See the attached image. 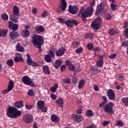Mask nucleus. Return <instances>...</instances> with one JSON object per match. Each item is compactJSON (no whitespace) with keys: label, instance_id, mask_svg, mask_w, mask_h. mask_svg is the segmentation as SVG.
<instances>
[{"label":"nucleus","instance_id":"3","mask_svg":"<svg viewBox=\"0 0 128 128\" xmlns=\"http://www.w3.org/2000/svg\"><path fill=\"white\" fill-rule=\"evenodd\" d=\"M6 114L10 118H16L22 116V112L18 110L15 107L10 106L6 109Z\"/></svg>","mask_w":128,"mask_h":128},{"label":"nucleus","instance_id":"39","mask_svg":"<svg viewBox=\"0 0 128 128\" xmlns=\"http://www.w3.org/2000/svg\"><path fill=\"white\" fill-rule=\"evenodd\" d=\"M85 81L84 80H80L78 82V88L80 90L82 88V87L84 86Z\"/></svg>","mask_w":128,"mask_h":128},{"label":"nucleus","instance_id":"54","mask_svg":"<svg viewBox=\"0 0 128 128\" xmlns=\"http://www.w3.org/2000/svg\"><path fill=\"white\" fill-rule=\"evenodd\" d=\"M58 20L60 22V24H66V20H64V18H58Z\"/></svg>","mask_w":128,"mask_h":128},{"label":"nucleus","instance_id":"28","mask_svg":"<svg viewBox=\"0 0 128 128\" xmlns=\"http://www.w3.org/2000/svg\"><path fill=\"white\" fill-rule=\"evenodd\" d=\"M56 102L58 106H60V108H62V105L64 104V99L62 98H58L56 100Z\"/></svg>","mask_w":128,"mask_h":128},{"label":"nucleus","instance_id":"23","mask_svg":"<svg viewBox=\"0 0 128 128\" xmlns=\"http://www.w3.org/2000/svg\"><path fill=\"white\" fill-rule=\"evenodd\" d=\"M51 120L52 122H60V117L58 116L56 114L51 115Z\"/></svg>","mask_w":128,"mask_h":128},{"label":"nucleus","instance_id":"6","mask_svg":"<svg viewBox=\"0 0 128 128\" xmlns=\"http://www.w3.org/2000/svg\"><path fill=\"white\" fill-rule=\"evenodd\" d=\"M22 81L26 86H30L32 88H36V85L34 83L32 80L28 76H24L22 78Z\"/></svg>","mask_w":128,"mask_h":128},{"label":"nucleus","instance_id":"48","mask_svg":"<svg viewBox=\"0 0 128 128\" xmlns=\"http://www.w3.org/2000/svg\"><path fill=\"white\" fill-rule=\"evenodd\" d=\"M6 64L8 66H14V61L12 60H8Z\"/></svg>","mask_w":128,"mask_h":128},{"label":"nucleus","instance_id":"36","mask_svg":"<svg viewBox=\"0 0 128 128\" xmlns=\"http://www.w3.org/2000/svg\"><path fill=\"white\" fill-rule=\"evenodd\" d=\"M94 116V112L90 110H88L86 112V116H88V117H92Z\"/></svg>","mask_w":128,"mask_h":128},{"label":"nucleus","instance_id":"7","mask_svg":"<svg viewBox=\"0 0 128 128\" xmlns=\"http://www.w3.org/2000/svg\"><path fill=\"white\" fill-rule=\"evenodd\" d=\"M80 24V22H78V20H67L66 22H65V24H66V26H68V28H74V26H76Z\"/></svg>","mask_w":128,"mask_h":128},{"label":"nucleus","instance_id":"29","mask_svg":"<svg viewBox=\"0 0 128 128\" xmlns=\"http://www.w3.org/2000/svg\"><path fill=\"white\" fill-rule=\"evenodd\" d=\"M42 70L45 74H50V67L48 66H44L42 68Z\"/></svg>","mask_w":128,"mask_h":128},{"label":"nucleus","instance_id":"51","mask_svg":"<svg viewBox=\"0 0 128 128\" xmlns=\"http://www.w3.org/2000/svg\"><path fill=\"white\" fill-rule=\"evenodd\" d=\"M68 66L69 70H71V72H74V70H76V67H74V65L72 64V65H70Z\"/></svg>","mask_w":128,"mask_h":128},{"label":"nucleus","instance_id":"34","mask_svg":"<svg viewBox=\"0 0 128 128\" xmlns=\"http://www.w3.org/2000/svg\"><path fill=\"white\" fill-rule=\"evenodd\" d=\"M84 38H90V40H92V38H94V34L92 33H90V34L87 33L86 34H84Z\"/></svg>","mask_w":128,"mask_h":128},{"label":"nucleus","instance_id":"21","mask_svg":"<svg viewBox=\"0 0 128 128\" xmlns=\"http://www.w3.org/2000/svg\"><path fill=\"white\" fill-rule=\"evenodd\" d=\"M34 30L37 34H42L44 32V28L42 26H36L34 27Z\"/></svg>","mask_w":128,"mask_h":128},{"label":"nucleus","instance_id":"42","mask_svg":"<svg viewBox=\"0 0 128 128\" xmlns=\"http://www.w3.org/2000/svg\"><path fill=\"white\" fill-rule=\"evenodd\" d=\"M121 102L124 104L125 106H128V98H123L121 100Z\"/></svg>","mask_w":128,"mask_h":128},{"label":"nucleus","instance_id":"57","mask_svg":"<svg viewBox=\"0 0 128 128\" xmlns=\"http://www.w3.org/2000/svg\"><path fill=\"white\" fill-rule=\"evenodd\" d=\"M50 98L53 100H56V95L54 94V93H52L50 94Z\"/></svg>","mask_w":128,"mask_h":128},{"label":"nucleus","instance_id":"60","mask_svg":"<svg viewBox=\"0 0 128 128\" xmlns=\"http://www.w3.org/2000/svg\"><path fill=\"white\" fill-rule=\"evenodd\" d=\"M42 18L48 16V11H44L42 14Z\"/></svg>","mask_w":128,"mask_h":128},{"label":"nucleus","instance_id":"18","mask_svg":"<svg viewBox=\"0 0 128 128\" xmlns=\"http://www.w3.org/2000/svg\"><path fill=\"white\" fill-rule=\"evenodd\" d=\"M97 68H102L104 66V56H100L98 60L96 62Z\"/></svg>","mask_w":128,"mask_h":128},{"label":"nucleus","instance_id":"15","mask_svg":"<svg viewBox=\"0 0 128 128\" xmlns=\"http://www.w3.org/2000/svg\"><path fill=\"white\" fill-rule=\"evenodd\" d=\"M72 118L76 122H80L84 120V117L82 115L75 114L72 115Z\"/></svg>","mask_w":128,"mask_h":128},{"label":"nucleus","instance_id":"49","mask_svg":"<svg viewBox=\"0 0 128 128\" xmlns=\"http://www.w3.org/2000/svg\"><path fill=\"white\" fill-rule=\"evenodd\" d=\"M2 36H4V38H6V34H8V30H1Z\"/></svg>","mask_w":128,"mask_h":128},{"label":"nucleus","instance_id":"33","mask_svg":"<svg viewBox=\"0 0 128 128\" xmlns=\"http://www.w3.org/2000/svg\"><path fill=\"white\" fill-rule=\"evenodd\" d=\"M14 82H12V80H10L9 84L7 88L8 92H10L11 90H12V88H14Z\"/></svg>","mask_w":128,"mask_h":128},{"label":"nucleus","instance_id":"14","mask_svg":"<svg viewBox=\"0 0 128 128\" xmlns=\"http://www.w3.org/2000/svg\"><path fill=\"white\" fill-rule=\"evenodd\" d=\"M107 96L110 100H116V94H114V92L112 89L108 90Z\"/></svg>","mask_w":128,"mask_h":128},{"label":"nucleus","instance_id":"40","mask_svg":"<svg viewBox=\"0 0 128 128\" xmlns=\"http://www.w3.org/2000/svg\"><path fill=\"white\" fill-rule=\"evenodd\" d=\"M1 18L2 20H8V15L6 13H4L1 14Z\"/></svg>","mask_w":128,"mask_h":128},{"label":"nucleus","instance_id":"20","mask_svg":"<svg viewBox=\"0 0 128 128\" xmlns=\"http://www.w3.org/2000/svg\"><path fill=\"white\" fill-rule=\"evenodd\" d=\"M22 36L26 38L30 36V31L28 29H24L20 32Z\"/></svg>","mask_w":128,"mask_h":128},{"label":"nucleus","instance_id":"62","mask_svg":"<svg viewBox=\"0 0 128 128\" xmlns=\"http://www.w3.org/2000/svg\"><path fill=\"white\" fill-rule=\"evenodd\" d=\"M123 28H128V22H125L122 26Z\"/></svg>","mask_w":128,"mask_h":128},{"label":"nucleus","instance_id":"11","mask_svg":"<svg viewBox=\"0 0 128 128\" xmlns=\"http://www.w3.org/2000/svg\"><path fill=\"white\" fill-rule=\"evenodd\" d=\"M104 6H106V4L104 2L99 4L96 6L95 16H98L100 14H101L102 10H104Z\"/></svg>","mask_w":128,"mask_h":128},{"label":"nucleus","instance_id":"53","mask_svg":"<svg viewBox=\"0 0 128 128\" xmlns=\"http://www.w3.org/2000/svg\"><path fill=\"white\" fill-rule=\"evenodd\" d=\"M110 124V122L109 120H105L102 122V124L104 126H108Z\"/></svg>","mask_w":128,"mask_h":128},{"label":"nucleus","instance_id":"64","mask_svg":"<svg viewBox=\"0 0 128 128\" xmlns=\"http://www.w3.org/2000/svg\"><path fill=\"white\" fill-rule=\"evenodd\" d=\"M122 46H128V40L123 42H122Z\"/></svg>","mask_w":128,"mask_h":128},{"label":"nucleus","instance_id":"4","mask_svg":"<svg viewBox=\"0 0 128 128\" xmlns=\"http://www.w3.org/2000/svg\"><path fill=\"white\" fill-rule=\"evenodd\" d=\"M102 18L100 16L97 17L96 18L94 19L93 22H92L91 28H92L93 30H100V28L102 26Z\"/></svg>","mask_w":128,"mask_h":128},{"label":"nucleus","instance_id":"16","mask_svg":"<svg viewBox=\"0 0 128 128\" xmlns=\"http://www.w3.org/2000/svg\"><path fill=\"white\" fill-rule=\"evenodd\" d=\"M8 28L10 30H12L13 32H16L18 30V24H14L12 21H9Z\"/></svg>","mask_w":128,"mask_h":128},{"label":"nucleus","instance_id":"27","mask_svg":"<svg viewBox=\"0 0 128 128\" xmlns=\"http://www.w3.org/2000/svg\"><path fill=\"white\" fill-rule=\"evenodd\" d=\"M12 14L14 16H20V8L18 6H14L13 8Z\"/></svg>","mask_w":128,"mask_h":128},{"label":"nucleus","instance_id":"31","mask_svg":"<svg viewBox=\"0 0 128 128\" xmlns=\"http://www.w3.org/2000/svg\"><path fill=\"white\" fill-rule=\"evenodd\" d=\"M16 50L17 52H22L24 50V48L20 45V44L18 43L16 45Z\"/></svg>","mask_w":128,"mask_h":128},{"label":"nucleus","instance_id":"52","mask_svg":"<svg viewBox=\"0 0 128 128\" xmlns=\"http://www.w3.org/2000/svg\"><path fill=\"white\" fill-rule=\"evenodd\" d=\"M27 94L28 96H34V90H29Z\"/></svg>","mask_w":128,"mask_h":128},{"label":"nucleus","instance_id":"55","mask_svg":"<svg viewBox=\"0 0 128 128\" xmlns=\"http://www.w3.org/2000/svg\"><path fill=\"white\" fill-rule=\"evenodd\" d=\"M65 64L66 66H72V62L70 60H66L65 62Z\"/></svg>","mask_w":128,"mask_h":128},{"label":"nucleus","instance_id":"50","mask_svg":"<svg viewBox=\"0 0 128 128\" xmlns=\"http://www.w3.org/2000/svg\"><path fill=\"white\" fill-rule=\"evenodd\" d=\"M87 48L88 50H92L94 48V44L92 43H89L87 45Z\"/></svg>","mask_w":128,"mask_h":128},{"label":"nucleus","instance_id":"25","mask_svg":"<svg viewBox=\"0 0 128 128\" xmlns=\"http://www.w3.org/2000/svg\"><path fill=\"white\" fill-rule=\"evenodd\" d=\"M18 36V34L16 31H12L10 33V36L11 40H14Z\"/></svg>","mask_w":128,"mask_h":128},{"label":"nucleus","instance_id":"8","mask_svg":"<svg viewBox=\"0 0 128 128\" xmlns=\"http://www.w3.org/2000/svg\"><path fill=\"white\" fill-rule=\"evenodd\" d=\"M37 108L39 110H42V112H48V107L44 106V102L39 100L37 102Z\"/></svg>","mask_w":128,"mask_h":128},{"label":"nucleus","instance_id":"38","mask_svg":"<svg viewBox=\"0 0 128 128\" xmlns=\"http://www.w3.org/2000/svg\"><path fill=\"white\" fill-rule=\"evenodd\" d=\"M52 57L50 55L46 54L44 56V60L46 62H52Z\"/></svg>","mask_w":128,"mask_h":128},{"label":"nucleus","instance_id":"22","mask_svg":"<svg viewBox=\"0 0 128 128\" xmlns=\"http://www.w3.org/2000/svg\"><path fill=\"white\" fill-rule=\"evenodd\" d=\"M20 18V16H14V14L10 16V20L13 22H18Z\"/></svg>","mask_w":128,"mask_h":128},{"label":"nucleus","instance_id":"43","mask_svg":"<svg viewBox=\"0 0 128 128\" xmlns=\"http://www.w3.org/2000/svg\"><path fill=\"white\" fill-rule=\"evenodd\" d=\"M124 124V122H122V120H119L116 122V126H120L122 128Z\"/></svg>","mask_w":128,"mask_h":128},{"label":"nucleus","instance_id":"47","mask_svg":"<svg viewBox=\"0 0 128 128\" xmlns=\"http://www.w3.org/2000/svg\"><path fill=\"white\" fill-rule=\"evenodd\" d=\"M48 56H50L52 58H54L56 56L54 55V52L50 50L48 52Z\"/></svg>","mask_w":128,"mask_h":128},{"label":"nucleus","instance_id":"59","mask_svg":"<svg viewBox=\"0 0 128 128\" xmlns=\"http://www.w3.org/2000/svg\"><path fill=\"white\" fill-rule=\"evenodd\" d=\"M93 88L95 92H98V90H100V88H98V86L96 84L94 85Z\"/></svg>","mask_w":128,"mask_h":128},{"label":"nucleus","instance_id":"45","mask_svg":"<svg viewBox=\"0 0 128 128\" xmlns=\"http://www.w3.org/2000/svg\"><path fill=\"white\" fill-rule=\"evenodd\" d=\"M104 18L106 20H112V15L108 13H106Z\"/></svg>","mask_w":128,"mask_h":128},{"label":"nucleus","instance_id":"26","mask_svg":"<svg viewBox=\"0 0 128 128\" xmlns=\"http://www.w3.org/2000/svg\"><path fill=\"white\" fill-rule=\"evenodd\" d=\"M14 106L17 108H22V106H24V101L20 100L14 103Z\"/></svg>","mask_w":128,"mask_h":128},{"label":"nucleus","instance_id":"35","mask_svg":"<svg viewBox=\"0 0 128 128\" xmlns=\"http://www.w3.org/2000/svg\"><path fill=\"white\" fill-rule=\"evenodd\" d=\"M58 88V84H55L54 86H52L50 88V90L52 92H56Z\"/></svg>","mask_w":128,"mask_h":128},{"label":"nucleus","instance_id":"61","mask_svg":"<svg viewBox=\"0 0 128 128\" xmlns=\"http://www.w3.org/2000/svg\"><path fill=\"white\" fill-rule=\"evenodd\" d=\"M76 54H80V52H82V48H78L77 50H76Z\"/></svg>","mask_w":128,"mask_h":128},{"label":"nucleus","instance_id":"30","mask_svg":"<svg viewBox=\"0 0 128 128\" xmlns=\"http://www.w3.org/2000/svg\"><path fill=\"white\" fill-rule=\"evenodd\" d=\"M102 98L103 100V101L101 102L99 104V108H102V106H105L106 102H108V98H106V96H102Z\"/></svg>","mask_w":128,"mask_h":128},{"label":"nucleus","instance_id":"63","mask_svg":"<svg viewBox=\"0 0 128 128\" xmlns=\"http://www.w3.org/2000/svg\"><path fill=\"white\" fill-rule=\"evenodd\" d=\"M82 109H77L76 111V114H82Z\"/></svg>","mask_w":128,"mask_h":128},{"label":"nucleus","instance_id":"5","mask_svg":"<svg viewBox=\"0 0 128 128\" xmlns=\"http://www.w3.org/2000/svg\"><path fill=\"white\" fill-rule=\"evenodd\" d=\"M114 103L110 102L104 106V110L108 114H114Z\"/></svg>","mask_w":128,"mask_h":128},{"label":"nucleus","instance_id":"17","mask_svg":"<svg viewBox=\"0 0 128 128\" xmlns=\"http://www.w3.org/2000/svg\"><path fill=\"white\" fill-rule=\"evenodd\" d=\"M66 48L62 47L60 48L58 50H56V56H62L64 54V52H66Z\"/></svg>","mask_w":128,"mask_h":128},{"label":"nucleus","instance_id":"56","mask_svg":"<svg viewBox=\"0 0 128 128\" xmlns=\"http://www.w3.org/2000/svg\"><path fill=\"white\" fill-rule=\"evenodd\" d=\"M116 56V54H112L108 56V58H110V60H113V58H114Z\"/></svg>","mask_w":128,"mask_h":128},{"label":"nucleus","instance_id":"58","mask_svg":"<svg viewBox=\"0 0 128 128\" xmlns=\"http://www.w3.org/2000/svg\"><path fill=\"white\" fill-rule=\"evenodd\" d=\"M124 36L125 38H128V28L125 30L124 32Z\"/></svg>","mask_w":128,"mask_h":128},{"label":"nucleus","instance_id":"19","mask_svg":"<svg viewBox=\"0 0 128 128\" xmlns=\"http://www.w3.org/2000/svg\"><path fill=\"white\" fill-rule=\"evenodd\" d=\"M14 61L15 62H24V58H22V54L20 53H17L16 56L14 58Z\"/></svg>","mask_w":128,"mask_h":128},{"label":"nucleus","instance_id":"44","mask_svg":"<svg viewBox=\"0 0 128 128\" xmlns=\"http://www.w3.org/2000/svg\"><path fill=\"white\" fill-rule=\"evenodd\" d=\"M72 48H78V42H72Z\"/></svg>","mask_w":128,"mask_h":128},{"label":"nucleus","instance_id":"24","mask_svg":"<svg viewBox=\"0 0 128 128\" xmlns=\"http://www.w3.org/2000/svg\"><path fill=\"white\" fill-rule=\"evenodd\" d=\"M62 60H56L52 64V66L55 68H58L62 66Z\"/></svg>","mask_w":128,"mask_h":128},{"label":"nucleus","instance_id":"37","mask_svg":"<svg viewBox=\"0 0 128 128\" xmlns=\"http://www.w3.org/2000/svg\"><path fill=\"white\" fill-rule=\"evenodd\" d=\"M110 6L112 10H113V12H116V10L118 8V5L114 3H111L110 4Z\"/></svg>","mask_w":128,"mask_h":128},{"label":"nucleus","instance_id":"12","mask_svg":"<svg viewBox=\"0 0 128 128\" xmlns=\"http://www.w3.org/2000/svg\"><path fill=\"white\" fill-rule=\"evenodd\" d=\"M68 12L72 14H76L78 12V7L77 6H68Z\"/></svg>","mask_w":128,"mask_h":128},{"label":"nucleus","instance_id":"2","mask_svg":"<svg viewBox=\"0 0 128 128\" xmlns=\"http://www.w3.org/2000/svg\"><path fill=\"white\" fill-rule=\"evenodd\" d=\"M32 45L36 48L39 49V52H42V46L44 44V38L40 35L34 34L32 36Z\"/></svg>","mask_w":128,"mask_h":128},{"label":"nucleus","instance_id":"32","mask_svg":"<svg viewBox=\"0 0 128 128\" xmlns=\"http://www.w3.org/2000/svg\"><path fill=\"white\" fill-rule=\"evenodd\" d=\"M90 72L92 76H96V74L98 72V68H92Z\"/></svg>","mask_w":128,"mask_h":128},{"label":"nucleus","instance_id":"1","mask_svg":"<svg viewBox=\"0 0 128 128\" xmlns=\"http://www.w3.org/2000/svg\"><path fill=\"white\" fill-rule=\"evenodd\" d=\"M93 13L94 8L92 7H88L86 12H84V8H82L78 13V16L82 18V22H86V18L92 16Z\"/></svg>","mask_w":128,"mask_h":128},{"label":"nucleus","instance_id":"9","mask_svg":"<svg viewBox=\"0 0 128 128\" xmlns=\"http://www.w3.org/2000/svg\"><path fill=\"white\" fill-rule=\"evenodd\" d=\"M23 120L25 124H31L34 122V116L32 114H26L23 116Z\"/></svg>","mask_w":128,"mask_h":128},{"label":"nucleus","instance_id":"10","mask_svg":"<svg viewBox=\"0 0 128 128\" xmlns=\"http://www.w3.org/2000/svg\"><path fill=\"white\" fill-rule=\"evenodd\" d=\"M26 56L28 58L26 59V62L28 66H32L34 67L39 66L40 65L38 63L32 60V58L30 57V54H27Z\"/></svg>","mask_w":128,"mask_h":128},{"label":"nucleus","instance_id":"13","mask_svg":"<svg viewBox=\"0 0 128 128\" xmlns=\"http://www.w3.org/2000/svg\"><path fill=\"white\" fill-rule=\"evenodd\" d=\"M60 2H61L62 6H60V8H58L56 10L57 12H62V11L64 12L66 8L68 3H66V0H60Z\"/></svg>","mask_w":128,"mask_h":128},{"label":"nucleus","instance_id":"41","mask_svg":"<svg viewBox=\"0 0 128 128\" xmlns=\"http://www.w3.org/2000/svg\"><path fill=\"white\" fill-rule=\"evenodd\" d=\"M108 34H109L110 36H114V34H116V30L114 28L110 29L109 31L108 32Z\"/></svg>","mask_w":128,"mask_h":128},{"label":"nucleus","instance_id":"46","mask_svg":"<svg viewBox=\"0 0 128 128\" xmlns=\"http://www.w3.org/2000/svg\"><path fill=\"white\" fill-rule=\"evenodd\" d=\"M63 82L64 84H70V78H64L63 80Z\"/></svg>","mask_w":128,"mask_h":128}]
</instances>
